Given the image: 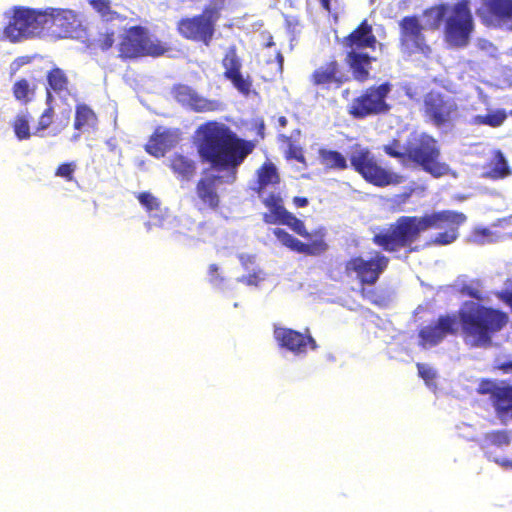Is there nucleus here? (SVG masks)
<instances>
[{"label":"nucleus","instance_id":"f257e3e1","mask_svg":"<svg viewBox=\"0 0 512 512\" xmlns=\"http://www.w3.org/2000/svg\"><path fill=\"white\" fill-rule=\"evenodd\" d=\"M196 150L202 163L209 164L217 172L225 175L201 177L195 186L196 206L199 211H217L221 197L217 185L233 183L238 168L256 148L254 140L241 138L229 126L217 121H208L197 130Z\"/></svg>","mask_w":512,"mask_h":512},{"label":"nucleus","instance_id":"f03ea898","mask_svg":"<svg viewBox=\"0 0 512 512\" xmlns=\"http://www.w3.org/2000/svg\"><path fill=\"white\" fill-rule=\"evenodd\" d=\"M508 322V314L500 309L465 301L456 314L441 315L435 323L421 328L418 332L419 344L422 347H433L447 335L459 334L469 347L489 348L493 344V337Z\"/></svg>","mask_w":512,"mask_h":512},{"label":"nucleus","instance_id":"7ed1b4c3","mask_svg":"<svg viewBox=\"0 0 512 512\" xmlns=\"http://www.w3.org/2000/svg\"><path fill=\"white\" fill-rule=\"evenodd\" d=\"M440 216L425 214L423 216H400L386 230H381L372 237V242L386 252H396L410 247L420 234L430 226H435Z\"/></svg>","mask_w":512,"mask_h":512},{"label":"nucleus","instance_id":"20e7f679","mask_svg":"<svg viewBox=\"0 0 512 512\" xmlns=\"http://www.w3.org/2000/svg\"><path fill=\"white\" fill-rule=\"evenodd\" d=\"M7 20L3 35L11 43L44 39L45 7L16 5L4 14Z\"/></svg>","mask_w":512,"mask_h":512},{"label":"nucleus","instance_id":"39448f33","mask_svg":"<svg viewBox=\"0 0 512 512\" xmlns=\"http://www.w3.org/2000/svg\"><path fill=\"white\" fill-rule=\"evenodd\" d=\"M405 166L420 168L434 178L450 173V166L441 160V148L436 138L428 133H420L406 144Z\"/></svg>","mask_w":512,"mask_h":512},{"label":"nucleus","instance_id":"423d86ee","mask_svg":"<svg viewBox=\"0 0 512 512\" xmlns=\"http://www.w3.org/2000/svg\"><path fill=\"white\" fill-rule=\"evenodd\" d=\"M348 160L350 167L375 187L398 185L405 180L403 175L383 167L371 150L359 143L351 146Z\"/></svg>","mask_w":512,"mask_h":512},{"label":"nucleus","instance_id":"0eeeda50","mask_svg":"<svg viewBox=\"0 0 512 512\" xmlns=\"http://www.w3.org/2000/svg\"><path fill=\"white\" fill-rule=\"evenodd\" d=\"M118 56L122 60H135L144 57L158 58L169 51L166 43L152 38L148 28L142 25L131 26L121 34L118 43Z\"/></svg>","mask_w":512,"mask_h":512},{"label":"nucleus","instance_id":"6e6552de","mask_svg":"<svg viewBox=\"0 0 512 512\" xmlns=\"http://www.w3.org/2000/svg\"><path fill=\"white\" fill-rule=\"evenodd\" d=\"M390 263L389 257L379 250H373L367 258L362 255L350 257L344 263V273L348 276H355L360 284L359 293L364 299H371L372 291L365 286L375 285L381 275L386 271Z\"/></svg>","mask_w":512,"mask_h":512},{"label":"nucleus","instance_id":"1a4fd4ad","mask_svg":"<svg viewBox=\"0 0 512 512\" xmlns=\"http://www.w3.org/2000/svg\"><path fill=\"white\" fill-rule=\"evenodd\" d=\"M391 90L392 85L389 82L367 87L347 106L348 114L354 119L362 120L389 113L391 105L387 98Z\"/></svg>","mask_w":512,"mask_h":512},{"label":"nucleus","instance_id":"9d476101","mask_svg":"<svg viewBox=\"0 0 512 512\" xmlns=\"http://www.w3.org/2000/svg\"><path fill=\"white\" fill-rule=\"evenodd\" d=\"M422 113L436 128L448 127L459 115L456 99L442 89H431L423 95Z\"/></svg>","mask_w":512,"mask_h":512},{"label":"nucleus","instance_id":"9b49d317","mask_svg":"<svg viewBox=\"0 0 512 512\" xmlns=\"http://www.w3.org/2000/svg\"><path fill=\"white\" fill-rule=\"evenodd\" d=\"M218 18V10L207 7L199 15L180 19L177 30L183 38L202 42L209 46L215 33V24Z\"/></svg>","mask_w":512,"mask_h":512},{"label":"nucleus","instance_id":"f8f14e48","mask_svg":"<svg viewBox=\"0 0 512 512\" xmlns=\"http://www.w3.org/2000/svg\"><path fill=\"white\" fill-rule=\"evenodd\" d=\"M44 40L58 41L72 38L80 26L75 11L66 8L45 7Z\"/></svg>","mask_w":512,"mask_h":512},{"label":"nucleus","instance_id":"ddd939ff","mask_svg":"<svg viewBox=\"0 0 512 512\" xmlns=\"http://www.w3.org/2000/svg\"><path fill=\"white\" fill-rule=\"evenodd\" d=\"M468 4V0L455 4L452 14L446 20V42L456 48L468 45L473 30V19Z\"/></svg>","mask_w":512,"mask_h":512},{"label":"nucleus","instance_id":"4468645a","mask_svg":"<svg viewBox=\"0 0 512 512\" xmlns=\"http://www.w3.org/2000/svg\"><path fill=\"white\" fill-rule=\"evenodd\" d=\"M273 337L280 348L296 356L306 354L308 349L314 351L319 347L308 328L305 332H300L291 328L275 327Z\"/></svg>","mask_w":512,"mask_h":512},{"label":"nucleus","instance_id":"2eb2a0df","mask_svg":"<svg viewBox=\"0 0 512 512\" xmlns=\"http://www.w3.org/2000/svg\"><path fill=\"white\" fill-rule=\"evenodd\" d=\"M310 83L321 89H339L348 81V76L343 71L342 65L335 58L318 66L309 76Z\"/></svg>","mask_w":512,"mask_h":512},{"label":"nucleus","instance_id":"dca6fc26","mask_svg":"<svg viewBox=\"0 0 512 512\" xmlns=\"http://www.w3.org/2000/svg\"><path fill=\"white\" fill-rule=\"evenodd\" d=\"M221 65L224 68V78L229 80L239 93L248 96L251 92L253 81L250 75L244 76L242 74V62L237 54L235 45L227 49L222 58Z\"/></svg>","mask_w":512,"mask_h":512},{"label":"nucleus","instance_id":"f3484780","mask_svg":"<svg viewBox=\"0 0 512 512\" xmlns=\"http://www.w3.org/2000/svg\"><path fill=\"white\" fill-rule=\"evenodd\" d=\"M432 214H438L440 216L436 221L435 226H430V229H440L445 227V231L435 235L431 240L434 245H449L453 243L459 236L458 229L466 221V216L462 212L452 210H442L433 212Z\"/></svg>","mask_w":512,"mask_h":512},{"label":"nucleus","instance_id":"a211bd4d","mask_svg":"<svg viewBox=\"0 0 512 512\" xmlns=\"http://www.w3.org/2000/svg\"><path fill=\"white\" fill-rule=\"evenodd\" d=\"M172 94L178 103L195 112H214L219 110L221 106L219 101L206 99L185 84L175 85L172 88Z\"/></svg>","mask_w":512,"mask_h":512},{"label":"nucleus","instance_id":"6ab92c4d","mask_svg":"<svg viewBox=\"0 0 512 512\" xmlns=\"http://www.w3.org/2000/svg\"><path fill=\"white\" fill-rule=\"evenodd\" d=\"M401 41L410 46L415 52L429 54L430 46L426 43L422 33L423 27L416 16H406L400 21Z\"/></svg>","mask_w":512,"mask_h":512},{"label":"nucleus","instance_id":"aec40b11","mask_svg":"<svg viewBox=\"0 0 512 512\" xmlns=\"http://www.w3.org/2000/svg\"><path fill=\"white\" fill-rule=\"evenodd\" d=\"M274 235L284 246L300 254L316 256L323 254L328 249V244L324 240L323 236L311 241L310 243H304L281 228H276L274 230Z\"/></svg>","mask_w":512,"mask_h":512},{"label":"nucleus","instance_id":"412c9836","mask_svg":"<svg viewBox=\"0 0 512 512\" xmlns=\"http://www.w3.org/2000/svg\"><path fill=\"white\" fill-rule=\"evenodd\" d=\"M377 38L372 26L364 19L350 34L342 39V46L346 51L359 52L363 49H375Z\"/></svg>","mask_w":512,"mask_h":512},{"label":"nucleus","instance_id":"4be33fe9","mask_svg":"<svg viewBox=\"0 0 512 512\" xmlns=\"http://www.w3.org/2000/svg\"><path fill=\"white\" fill-rule=\"evenodd\" d=\"M178 135L170 129L157 127L145 145V151L155 157L162 158L167 151L174 148L178 143Z\"/></svg>","mask_w":512,"mask_h":512},{"label":"nucleus","instance_id":"5701e85b","mask_svg":"<svg viewBox=\"0 0 512 512\" xmlns=\"http://www.w3.org/2000/svg\"><path fill=\"white\" fill-rule=\"evenodd\" d=\"M375 57L361 51H346L345 62L351 70L354 80L364 83L370 79V70Z\"/></svg>","mask_w":512,"mask_h":512},{"label":"nucleus","instance_id":"b1692460","mask_svg":"<svg viewBox=\"0 0 512 512\" xmlns=\"http://www.w3.org/2000/svg\"><path fill=\"white\" fill-rule=\"evenodd\" d=\"M46 103H53L54 96L57 95L62 97L63 95H69L70 81L63 69L60 67L51 68L46 74Z\"/></svg>","mask_w":512,"mask_h":512},{"label":"nucleus","instance_id":"393cba45","mask_svg":"<svg viewBox=\"0 0 512 512\" xmlns=\"http://www.w3.org/2000/svg\"><path fill=\"white\" fill-rule=\"evenodd\" d=\"M512 176V167L500 149L491 152L490 159L484 165L483 177L493 181Z\"/></svg>","mask_w":512,"mask_h":512},{"label":"nucleus","instance_id":"a878e982","mask_svg":"<svg viewBox=\"0 0 512 512\" xmlns=\"http://www.w3.org/2000/svg\"><path fill=\"white\" fill-rule=\"evenodd\" d=\"M169 168L180 181H190L196 175L197 163L194 159L181 153H174L169 158Z\"/></svg>","mask_w":512,"mask_h":512},{"label":"nucleus","instance_id":"bb28decb","mask_svg":"<svg viewBox=\"0 0 512 512\" xmlns=\"http://www.w3.org/2000/svg\"><path fill=\"white\" fill-rule=\"evenodd\" d=\"M262 203L269 210L262 215V220L266 224H278L282 218L289 212L283 203L280 193H269Z\"/></svg>","mask_w":512,"mask_h":512},{"label":"nucleus","instance_id":"cd10ccee","mask_svg":"<svg viewBox=\"0 0 512 512\" xmlns=\"http://www.w3.org/2000/svg\"><path fill=\"white\" fill-rule=\"evenodd\" d=\"M98 126V116L95 111L85 103L75 106L73 127L78 131H94Z\"/></svg>","mask_w":512,"mask_h":512},{"label":"nucleus","instance_id":"c85d7f7f","mask_svg":"<svg viewBox=\"0 0 512 512\" xmlns=\"http://www.w3.org/2000/svg\"><path fill=\"white\" fill-rule=\"evenodd\" d=\"M484 7L492 18L512 30V0H484Z\"/></svg>","mask_w":512,"mask_h":512},{"label":"nucleus","instance_id":"c756f323","mask_svg":"<svg viewBox=\"0 0 512 512\" xmlns=\"http://www.w3.org/2000/svg\"><path fill=\"white\" fill-rule=\"evenodd\" d=\"M318 157L321 165L327 170L343 171L349 167L347 158L337 150L320 148Z\"/></svg>","mask_w":512,"mask_h":512},{"label":"nucleus","instance_id":"7c9ffc66","mask_svg":"<svg viewBox=\"0 0 512 512\" xmlns=\"http://www.w3.org/2000/svg\"><path fill=\"white\" fill-rule=\"evenodd\" d=\"M280 182V176L276 166L272 162H264L257 170L256 192L260 194L269 185H276Z\"/></svg>","mask_w":512,"mask_h":512},{"label":"nucleus","instance_id":"2f4dec72","mask_svg":"<svg viewBox=\"0 0 512 512\" xmlns=\"http://www.w3.org/2000/svg\"><path fill=\"white\" fill-rule=\"evenodd\" d=\"M37 86L26 78L16 80L12 86L14 98L22 104H28L35 96Z\"/></svg>","mask_w":512,"mask_h":512},{"label":"nucleus","instance_id":"473e14b6","mask_svg":"<svg viewBox=\"0 0 512 512\" xmlns=\"http://www.w3.org/2000/svg\"><path fill=\"white\" fill-rule=\"evenodd\" d=\"M32 116L28 110L19 112L13 119L11 126L13 128L15 137L19 141L28 140L32 133L30 129V121Z\"/></svg>","mask_w":512,"mask_h":512},{"label":"nucleus","instance_id":"72a5a7b5","mask_svg":"<svg viewBox=\"0 0 512 512\" xmlns=\"http://www.w3.org/2000/svg\"><path fill=\"white\" fill-rule=\"evenodd\" d=\"M507 119V113L504 109H497L488 112L486 115H475L471 119L473 125H486L492 128L500 127Z\"/></svg>","mask_w":512,"mask_h":512},{"label":"nucleus","instance_id":"f704fd0d","mask_svg":"<svg viewBox=\"0 0 512 512\" xmlns=\"http://www.w3.org/2000/svg\"><path fill=\"white\" fill-rule=\"evenodd\" d=\"M280 140L287 144L284 151L286 160H296L299 163L306 164V158L301 146L297 145L290 136L281 135Z\"/></svg>","mask_w":512,"mask_h":512},{"label":"nucleus","instance_id":"c9c22d12","mask_svg":"<svg viewBox=\"0 0 512 512\" xmlns=\"http://www.w3.org/2000/svg\"><path fill=\"white\" fill-rule=\"evenodd\" d=\"M459 292L462 296L477 300L476 303L479 304L485 300V296L482 290V282L479 279H474L468 283H463L459 288Z\"/></svg>","mask_w":512,"mask_h":512},{"label":"nucleus","instance_id":"e433bc0d","mask_svg":"<svg viewBox=\"0 0 512 512\" xmlns=\"http://www.w3.org/2000/svg\"><path fill=\"white\" fill-rule=\"evenodd\" d=\"M382 150L387 156L397 159L403 166H405L406 147L403 150V146L399 139L393 138L389 143L383 145Z\"/></svg>","mask_w":512,"mask_h":512},{"label":"nucleus","instance_id":"4c0bfd02","mask_svg":"<svg viewBox=\"0 0 512 512\" xmlns=\"http://www.w3.org/2000/svg\"><path fill=\"white\" fill-rule=\"evenodd\" d=\"M278 224H283L290 227L295 233L304 238H310V234L307 231L304 222L293 215L291 212H288Z\"/></svg>","mask_w":512,"mask_h":512},{"label":"nucleus","instance_id":"58836bf2","mask_svg":"<svg viewBox=\"0 0 512 512\" xmlns=\"http://www.w3.org/2000/svg\"><path fill=\"white\" fill-rule=\"evenodd\" d=\"M136 198L149 215L160 210L161 201L152 193L148 191L140 192L137 194Z\"/></svg>","mask_w":512,"mask_h":512},{"label":"nucleus","instance_id":"ea45409f","mask_svg":"<svg viewBox=\"0 0 512 512\" xmlns=\"http://www.w3.org/2000/svg\"><path fill=\"white\" fill-rule=\"evenodd\" d=\"M47 107L43 110L38 118L37 126L33 134L39 135L40 132L48 129L53 123L55 111L52 103H46Z\"/></svg>","mask_w":512,"mask_h":512},{"label":"nucleus","instance_id":"a19ab883","mask_svg":"<svg viewBox=\"0 0 512 512\" xmlns=\"http://www.w3.org/2000/svg\"><path fill=\"white\" fill-rule=\"evenodd\" d=\"M486 441L496 447L508 446L511 443V435L507 430H495L485 435Z\"/></svg>","mask_w":512,"mask_h":512},{"label":"nucleus","instance_id":"79ce46f5","mask_svg":"<svg viewBox=\"0 0 512 512\" xmlns=\"http://www.w3.org/2000/svg\"><path fill=\"white\" fill-rule=\"evenodd\" d=\"M77 169V164L74 161L64 162L58 165L55 170V176L64 179L66 182L75 181L74 173Z\"/></svg>","mask_w":512,"mask_h":512},{"label":"nucleus","instance_id":"37998d69","mask_svg":"<svg viewBox=\"0 0 512 512\" xmlns=\"http://www.w3.org/2000/svg\"><path fill=\"white\" fill-rule=\"evenodd\" d=\"M114 42L115 32L113 30H109L99 34L96 39V46L102 51H107L112 48Z\"/></svg>","mask_w":512,"mask_h":512},{"label":"nucleus","instance_id":"c03bdc74","mask_svg":"<svg viewBox=\"0 0 512 512\" xmlns=\"http://www.w3.org/2000/svg\"><path fill=\"white\" fill-rule=\"evenodd\" d=\"M89 4L102 17H107L112 13L109 0H89Z\"/></svg>","mask_w":512,"mask_h":512},{"label":"nucleus","instance_id":"a18cd8bd","mask_svg":"<svg viewBox=\"0 0 512 512\" xmlns=\"http://www.w3.org/2000/svg\"><path fill=\"white\" fill-rule=\"evenodd\" d=\"M497 388L498 387L492 380L483 379L480 381V383L478 385L477 392L482 395L491 394L492 398H493L494 393L497 390Z\"/></svg>","mask_w":512,"mask_h":512},{"label":"nucleus","instance_id":"49530a36","mask_svg":"<svg viewBox=\"0 0 512 512\" xmlns=\"http://www.w3.org/2000/svg\"><path fill=\"white\" fill-rule=\"evenodd\" d=\"M419 376L426 382L430 383L435 378V372L428 366L422 363H417Z\"/></svg>","mask_w":512,"mask_h":512},{"label":"nucleus","instance_id":"de8ad7c7","mask_svg":"<svg viewBox=\"0 0 512 512\" xmlns=\"http://www.w3.org/2000/svg\"><path fill=\"white\" fill-rule=\"evenodd\" d=\"M218 266L216 264H211L209 266V276H210V282L218 284L223 282V277H221L218 273Z\"/></svg>","mask_w":512,"mask_h":512},{"label":"nucleus","instance_id":"09e8293b","mask_svg":"<svg viewBox=\"0 0 512 512\" xmlns=\"http://www.w3.org/2000/svg\"><path fill=\"white\" fill-rule=\"evenodd\" d=\"M497 297L512 310V289H506L497 294Z\"/></svg>","mask_w":512,"mask_h":512},{"label":"nucleus","instance_id":"8fccbe9b","mask_svg":"<svg viewBox=\"0 0 512 512\" xmlns=\"http://www.w3.org/2000/svg\"><path fill=\"white\" fill-rule=\"evenodd\" d=\"M494 369L500 370L503 373H512V360L497 362L494 366Z\"/></svg>","mask_w":512,"mask_h":512},{"label":"nucleus","instance_id":"3c124183","mask_svg":"<svg viewBox=\"0 0 512 512\" xmlns=\"http://www.w3.org/2000/svg\"><path fill=\"white\" fill-rule=\"evenodd\" d=\"M413 192H414V188H410L409 190H407L403 193L397 194L395 196V201L399 204L405 203L411 197Z\"/></svg>","mask_w":512,"mask_h":512},{"label":"nucleus","instance_id":"603ef678","mask_svg":"<svg viewBox=\"0 0 512 512\" xmlns=\"http://www.w3.org/2000/svg\"><path fill=\"white\" fill-rule=\"evenodd\" d=\"M259 277L257 273H252L247 276H244L241 278V282L247 284V285H257L258 284Z\"/></svg>","mask_w":512,"mask_h":512},{"label":"nucleus","instance_id":"864d4df0","mask_svg":"<svg viewBox=\"0 0 512 512\" xmlns=\"http://www.w3.org/2000/svg\"><path fill=\"white\" fill-rule=\"evenodd\" d=\"M493 461L504 469H512V460L506 458H494Z\"/></svg>","mask_w":512,"mask_h":512},{"label":"nucleus","instance_id":"5fc2aeb1","mask_svg":"<svg viewBox=\"0 0 512 512\" xmlns=\"http://www.w3.org/2000/svg\"><path fill=\"white\" fill-rule=\"evenodd\" d=\"M293 203L296 207L298 208H303V207H306L308 205V199L306 197H301V196H295L293 198Z\"/></svg>","mask_w":512,"mask_h":512},{"label":"nucleus","instance_id":"6e6d98bb","mask_svg":"<svg viewBox=\"0 0 512 512\" xmlns=\"http://www.w3.org/2000/svg\"><path fill=\"white\" fill-rule=\"evenodd\" d=\"M265 124L263 121H261L258 125H257V134L259 135V137L261 139H264L265 137Z\"/></svg>","mask_w":512,"mask_h":512},{"label":"nucleus","instance_id":"4d7b16f0","mask_svg":"<svg viewBox=\"0 0 512 512\" xmlns=\"http://www.w3.org/2000/svg\"><path fill=\"white\" fill-rule=\"evenodd\" d=\"M276 59L278 62V71L281 73L283 70V62H284V58H283V55L281 54V52H277Z\"/></svg>","mask_w":512,"mask_h":512},{"label":"nucleus","instance_id":"13d9d810","mask_svg":"<svg viewBox=\"0 0 512 512\" xmlns=\"http://www.w3.org/2000/svg\"><path fill=\"white\" fill-rule=\"evenodd\" d=\"M287 123H288V120L285 116H280L278 118V124L280 127H285L287 125Z\"/></svg>","mask_w":512,"mask_h":512},{"label":"nucleus","instance_id":"bf43d9fd","mask_svg":"<svg viewBox=\"0 0 512 512\" xmlns=\"http://www.w3.org/2000/svg\"><path fill=\"white\" fill-rule=\"evenodd\" d=\"M320 2L324 9L330 10V0H320Z\"/></svg>","mask_w":512,"mask_h":512},{"label":"nucleus","instance_id":"052dcab7","mask_svg":"<svg viewBox=\"0 0 512 512\" xmlns=\"http://www.w3.org/2000/svg\"><path fill=\"white\" fill-rule=\"evenodd\" d=\"M79 137H80V135H79V134H75V135L73 136V138H74V139H78Z\"/></svg>","mask_w":512,"mask_h":512},{"label":"nucleus","instance_id":"680f3d73","mask_svg":"<svg viewBox=\"0 0 512 512\" xmlns=\"http://www.w3.org/2000/svg\"><path fill=\"white\" fill-rule=\"evenodd\" d=\"M510 115L512 116V110L510 111Z\"/></svg>","mask_w":512,"mask_h":512}]
</instances>
